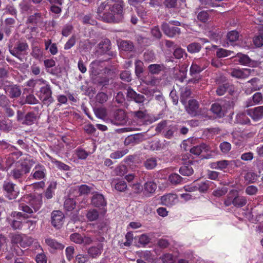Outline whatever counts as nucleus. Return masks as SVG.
Returning <instances> with one entry per match:
<instances>
[{
    "label": "nucleus",
    "instance_id": "obj_1",
    "mask_svg": "<svg viewBox=\"0 0 263 263\" xmlns=\"http://www.w3.org/2000/svg\"><path fill=\"white\" fill-rule=\"evenodd\" d=\"M123 9L122 0H107L99 6L97 16L105 22H119L123 18Z\"/></svg>",
    "mask_w": 263,
    "mask_h": 263
},
{
    "label": "nucleus",
    "instance_id": "obj_2",
    "mask_svg": "<svg viewBox=\"0 0 263 263\" xmlns=\"http://www.w3.org/2000/svg\"><path fill=\"white\" fill-rule=\"evenodd\" d=\"M33 164V162L30 159H21L16 163L15 167L11 170L10 176L15 180L21 179L25 174L30 172Z\"/></svg>",
    "mask_w": 263,
    "mask_h": 263
},
{
    "label": "nucleus",
    "instance_id": "obj_3",
    "mask_svg": "<svg viewBox=\"0 0 263 263\" xmlns=\"http://www.w3.org/2000/svg\"><path fill=\"white\" fill-rule=\"evenodd\" d=\"M177 245L165 239V263H176L178 255Z\"/></svg>",
    "mask_w": 263,
    "mask_h": 263
},
{
    "label": "nucleus",
    "instance_id": "obj_4",
    "mask_svg": "<svg viewBox=\"0 0 263 263\" xmlns=\"http://www.w3.org/2000/svg\"><path fill=\"white\" fill-rule=\"evenodd\" d=\"M167 48L168 51L173 53V55L176 59H184L186 57L187 54L185 51L180 48L177 47L176 45L171 41L165 40V48ZM165 54H169L165 49Z\"/></svg>",
    "mask_w": 263,
    "mask_h": 263
},
{
    "label": "nucleus",
    "instance_id": "obj_5",
    "mask_svg": "<svg viewBox=\"0 0 263 263\" xmlns=\"http://www.w3.org/2000/svg\"><path fill=\"white\" fill-rule=\"evenodd\" d=\"M190 143V141L189 140L184 141L182 144V147H183L185 151L189 150L191 153L194 155L200 156V157L202 158H208V157H205L203 154V153H206L208 149L206 144L203 143L190 148L187 146L188 144Z\"/></svg>",
    "mask_w": 263,
    "mask_h": 263
},
{
    "label": "nucleus",
    "instance_id": "obj_6",
    "mask_svg": "<svg viewBox=\"0 0 263 263\" xmlns=\"http://www.w3.org/2000/svg\"><path fill=\"white\" fill-rule=\"evenodd\" d=\"M12 215L14 219L12 220L11 226L14 229H21L23 224L28 225H34L35 224L32 221H23L25 220V217L22 215L21 212H14Z\"/></svg>",
    "mask_w": 263,
    "mask_h": 263
},
{
    "label": "nucleus",
    "instance_id": "obj_7",
    "mask_svg": "<svg viewBox=\"0 0 263 263\" xmlns=\"http://www.w3.org/2000/svg\"><path fill=\"white\" fill-rule=\"evenodd\" d=\"M52 92L49 85H46L42 87L40 91L37 93L39 99L44 104L49 105L53 102L51 96Z\"/></svg>",
    "mask_w": 263,
    "mask_h": 263
},
{
    "label": "nucleus",
    "instance_id": "obj_8",
    "mask_svg": "<svg viewBox=\"0 0 263 263\" xmlns=\"http://www.w3.org/2000/svg\"><path fill=\"white\" fill-rule=\"evenodd\" d=\"M228 107H231L230 102L222 101L220 104L216 103L212 104L211 109L214 114L220 118L224 115L228 109Z\"/></svg>",
    "mask_w": 263,
    "mask_h": 263
},
{
    "label": "nucleus",
    "instance_id": "obj_9",
    "mask_svg": "<svg viewBox=\"0 0 263 263\" xmlns=\"http://www.w3.org/2000/svg\"><path fill=\"white\" fill-rule=\"evenodd\" d=\"M209 64V63L206 59H202L192 63L190 69V74L192 76H194L199 73L208 67Z\"/></svg>",
    "mask_w": 263,
    "mask_h": 263
},
{
    "label": "nucleus",
    "instance_id": "obj_10",
    "mask_svg": "<svg viewBox=\"0 0 263 263\" xmlns=\"http://www.w3.org/2000/svg\"><path fill=\"white\" fill-rule=\"evenodd\" d=\"M15 185L10 182L5 181L3 184V189L6 192V196L9 199H15L20 193L19 190L15 188Z\"/></svg>",
    "mask_w": 263,
    "mask_h": 263
},
{
    "label": "nucleus",
    "instance_id": "obj_11",
    "mask_svg": "<svg viewBox=\"0 0 263 263\" xmlns=\"http://www.w3.org/2000/svg\"><path fill=\"white\" fill-rule=\"evenodd\" d=\"M64 221V215L60 211H54L51 213V223L57 229L60 228Z\"/></svg>",
    "mask_w": 263,
    "mask_h": 263
},
{
    "label": "nucleus",
    "instance_id": "obj_12",
    "mask_svg": "<svg viewBox=\"0 0 263 263\" xmlns=\"http://www.w3.org/2000/svg\"><path fill=\"white\" fill-rule=\"evenodd\" d=\"M28 48V46L27 44L24 43H19L17 46L13 48H12V46H9L10 53L19 59H20V55L22 52L27 50Z\"/></svg>",
    "mask_w": 263,
    "mask_h": 263
},
{
    "label": "nucleus",
    "instance_id": "obj_13",
    "mask_svg": "<svg viewBox=\"0 0 263 263\" xmlns=\"http://www.w3.org/2000/svg\"><path fill=\"white\" fill-rule=\"evenodd\" d=\"M247 114L254 121H258L263 118V106L249 109L246 111Z\"/></svg>",
    "mask_w": 263,
    "mask_h": 263
},
{
    "label": "nucleus",
    "instance_id": "obj_14",
    "mask_svg": "<svg viewBox=\"0 0 263 263\" xmlns=\"http://www.w3.org/2000/svg\"><path fill=\"white\" fill-rule=\"evenodd\" d=\"M184 105L185 109L189 114L192 116H196L198 115L199 112V104L196 100H190L188 104H186Z\"/></svg>",
    "mask_w": 263,
    "mask_h": 263
},
{
    "label": "nucleus",
    "instance_id": "obj_15",
    "mask_svg": "<svg viewBox=\"0 0 263 263\" xmlns=\"http://www.w3.org/2000/svg\"><path fill=\"white\" fill-rule=\"evenodd\" d=\"M252 70L248 68L234 69L231 72L233 77L238 79H246L251 74Z\"/></svg>",
    "mask_w": 263,
    "mask_h": 263
},
{
    "label": "nucleus",
    "instance_id": "obj_16",
    "mask_svg": "<svg viewBox=\"0 0 263 263\" xmlns=\"http://www.w3.org/2000/svg\"><path fill=\"white\" fill-rule=\"evenodd\" d=\"M6 93L11 98H17L21 94L20 87L16 85H8L5 87Z\"/></svg>",
    "mask_w": 263,
    "mask_h": 263
},
{
    "label": "nucleus",
    "instance_id": "obj_17",
    "mask_svg": "<svg viewBox=\"0 0 263 263\" xmlns=\"http://www.w3.org/2000/svg\"><path fill=\"white\" fill-rule=\"evenodd\" d=\"M46 171L45 167L42 165H35L31 175L35 179H43L46 176Z\"/></svg>",
    "mask_w": 263,
    "mask_h": 263
},
{
    "label": "nucleus",
    "instance_id": "obj_18",
    "mask_svg": "<svg viewBox=\"0 0 263 263\" xmlns=\"http://www.w3.org/2000/svg\"><path fill=\"white\" fill-rule=\"evenodd\" d=\"M103 250V245L101 243H99L96 246L90 247L87 251L88 255L92 258L99 257Z\"/></svg>",
    "mask_w": 263,
    "mask_h": 263
},
{
    "label": "nucleus",
    "instance_id": "obj_19",
    "mask_svg": "<svg viewBox=\"0 0 263 263\" xmlns=\"http://www.w3.org/2000/svg\"><path fill=\"white\" fill-rule=\"evenodd\" d=\"M91 203L92 205L96 207L105 206L106 205V202L103 196L100 194H96L93 196Z\"/></svg>",
    "mask_w": 263,
    "mask_h": 263
},
{
    "label": "nucleus",
    "instance_id": "obj_20",
    "mask_svg": "<svg viewBox=\"0 0 263 263\" xmlns=\"http://www.w3.org/2000/svg\"><path fill=\"white\" fill-rule=\"evenodd\" d=\"M127 95L128 98L134 100L137 103H142L144 100V97L143 95L137 93L130 88L127 89Z\"/></svg>",
    "mask_w": 263,
    "mask_h": 263
},
{
    "label": "nucleus",
    "instance_id": "obj_21",
    "mask_svg": "<svg viewBox=\"0 0 263 263\" xmlns=\"http://www.w3.org/2000/svg\"><path fill=\"white\" fill-rule=\"evenodd\" d=\"M45 243L48 246L53 249L62 250L64 248V246L62 243L58 242L55 239L51 238H46L45 239Z\"/></svg>",
    "mask_w": 263,
    "mask_h": 263
},
{
    "label": "nucleus",
    "instance_id": "obj_22",
    "mask_svg": "<svg viewBox=\"0 0 263 263\" xmlns=\"http://www.w3.org/2000/svg\"><path fill=\"white\" fill-rule=\"evenodd\" d=\"M247 203V199L246 197L238 196V193L234 196L233 198V205L241 208L245 206Z\"/></svg>",
    "mask_w": 263,
    "mask_h": 263
},
{
    "label": "nucleus",
    "instance_id": "obj_23",
    "mask_svg": "<svg viewBox=\"0 0 263 263\" xmlns=\"http://www.w3.org/2000/svg\"><path fill=\"white\" fill-rule=\"evenodd\" d=\"M178 202L176 194L170 193L165 195V206H172Z\"/></svg>",
    "mask_w": 263,
    "mask_h": 263
},
{
    "label": "nucleus",
    "instance_id": "obj_24",
    "mask_svg": "<svg viewBox=\"0 0 263 263\" xmlns=\"http://www.w3.org/2000/svg\"><path fill=\"white\" fill-rule=\"evenodd\" d=\"M253 43L257 47H261L263 45V27H261L254 38Z\"/></svg>",
    "mask_w": 263,
    "mask_h": 263
},
{
    "label": "nucleus",
    "instance_id": "obj_25",
    "mask_svg": "<svg viewBox=\"0 0 263 263\" xmlns=\"http://www.w3.org/2000/svg\"><path fill=\"white\" fill-rule=\"evenodd\" d=\"M191 95V91L190 88L185 87L182 88L180 92V101L183 104L187 103V100Z\"/></svg>",
    "mask_w": 263,
    "mask_h": 263
},
{
    "label": "nucleus",
    "instance_id": "obj_26",
    "mask_svg": "<svg viewBox=\"0 0 263 263\" xmlns=\"http://www.w3.org/2000/svg\"><path fill=\"white\" fill-rule=\"evenodd\" d=\"M12 123L8 119L4 118L0 121V130L9 132L11 130Z\"/></svg>",
    "mask_w": 263,
    "mask_h": 263
},
{
    "label": "nucleus",
    "instance_id": "obj_27",
    "mask_svg": "<svg viewBox=\"0 0 263 263\" xmlns=\"http://www.w3.org/2000/svg\"><path fill=\"white\" fill-rule=\"evenodd\" d=\"M236 58L239 63L242 65H251L252 64V60L247 55L238 53Z\"/></svg>",
    "mask_w": 263,
    "mask_h": 263
},
{
    "label": "nucleus",
    "instance_id": "obj_28",
    "mask_svg": "<svg viewBox=\"0 0 263 263\" xmlns=\"http://www.w3.org/2000/svg\"><path fill=\"white\" fill-rule=\"evenodd\" d=\"M214 13V11L213 10H210L207 11H201L198 14L197 17L200 21L205 22Z\"/></svg>",
    "mask_w": 263,
    "mask_h": 263
},
{
    "label": "nucleus",
    "instance_id": "obj_29",
    "mask_svg": "<svg viewBox=\"0 0 263 263\" xmlns=\"http://www.w3.org/2000/svg\"><path fill=\"white\" fill-rule=\"evenodd\" d=\"M180 33V29L176 26H170L165 25V35L173 37Z\"/></svg>",
    "mask_w": 263,
    "mask_h": 263
},
{
    "label": "nucleus",
    "instance_id": "obj_30",
    "mask_svg": "<svg viewBox=\"0 0 263 263\" xmlns=\"http://www.w3.org/2000/svg\"><path fill=\"white\" fill-rule=\"evenodd\" d=\"M30 204L34 212L37 211L42 204V199L40 197H36L30 200Z\"/></svg>",
    "mask_w": 263,
    "mask_h": 263
},
{
    "label": "nucleus",
    "instance_id": "obj_31",
    "mask_svg": "<svg viewBox=\"0 0 263 263\" xmlns=\"http://www.w3.org/2000/svg\"><path fill=\"white\" fill-rule=\"evenodd\" d=\"M119 48L124 51H132L134 48L133 43L129 41H122L119 45Z\"/></svg>",
    "mask_w": 263,
    "mask_h": 263
},
{
    "label": "nucleus",
    "instance_id": "obj_32",
    "mask_svg": "<svg viewBox=\"0 0 263 263\" xmlns=\"http://www.w3.org/2000/svg\"><path fill=\"white\" fill-rule=\"evenodd\" d=\"M179 172L182 175L189 176L193 174L194 171L192 167L187 164L182 166L179 169Z\"/></svg>",
    "mask_w": 263,
    "mask_h": 263
},
{
    "label": "nucleus",
    "instance_id": "obj_33",
    "mask_svg": "<svg viewBox=\"0 0 263 263\" xmlns=\"http://www.w3.org/2000/svg\"><path fill=\"white\" fill-rule=\"evenodd\" d=\"M258 177L259 176L256 173L252 172H249L245 175V179L248 183H252L255 182L257 180Z\"/></svg>",
    "mask_w": 263,
    "mask_h": 263
},
{
    "label": "nucleus",
    "instance_id": "obj_34",
    "mask_svg": "<svg viewBox=\"0 0 263 263\" xmlns=\"http://www.w3.org/2000/svg\"><path fill=\"white\" fill-rule=\"evenodd\" d=\"M34 241V240L32 238L23 235L20 246L23 248L29 247L33 243Z\"/></svg>",
    "mask_w": 263,
    "mask_h": 263
},
{
    "label": "nucleus",
    "instance_id": "obj_35",
    "mask_svg": "<svg viewBox=\"0 0 263 263\" xmlns=\"http://www.w3.org/2000/svg\"><path fill=\"white\" fill-rule=\"evenodd\" d=\"M233 53V52L223 48H219L216 51V56L218 58H225Z\"/></svg>",
    "mask_w": 263,
    "mask_h": 263
},
{
    "label": "nucleus",
    "instance_id": "obj_36",
    "mask_svg": "<svg viewBox=\"0 0 263 263\" xmlns=\"http://www.w3.org/2000/svg\"><path fill=\"white\" fill-rule=\"evenodd\" d=\"M218 170H222L226 168L229 165L235 164V161L220 160L217 161Z\"/></svg>",
    "mask_w": 263,
    "mask_h": 263
},
{
    "label": "nucleus",
    "instance_id": "obj_37",
    "mask_svg": "<svg viewBox=\"0 0 263 263\" xmlns=\"http://www.w3.org/2000/svg\"><path fill=\"white\" fill-rule=\"evenodd\" d=\"M144 164L146 169L152 170L156 166L157 160L154 158H149L146 160Z\"/></svg>",
    "mask_w": 263,
    "mask_h": 263
},
{
    "label": "nucleus",
    "instance_id": "obj_38",
    "mask_svg": "<svg viewBox=\"0 0 263 263\" xmlns=\"http://www.w3.org/2000/svg\"><path fill=\"white\" fill-rule=\"evenodd\" d=\"M201 48V45L198 43H191L187 47L188 51L192 53L199 52Z\"/></svg>",
    "mask_w": 263,
    "mask_h": 263
},
{
    "label": "nucleus",
    "instance_id": "obj_39",
    "mask_svg": "<svg viewBox=\"0 0 263 263\" xmlns=\"http://www.w3.org/2000/svg\"><path fill=\"white\" fill-rule=\"evenodd\" d=\"M56 184L55 182H51L47 189L45 194V196L47 199H49L52 197L54 190L56 187Z\"/></svg>",
    "mask_w": 263,
    "mask_h": 263
},
{
    "label": "nucleus",
    "instance_id": "obj_40",
    "mask_svg": "<svg viewBox=\"0 0 263 263\" xmlns=\"http://www.w3.org/2000/svg\"><path fill=\"white\" fill-rule=\"evenodd\" d=\"M237 191L236 190H232L229 193L227 199L224 201V204L228 206L231 204L233 205V198L235 195H237Z\"/></svg>",
    "mask_w": 263,
    "mask_h": 263
},
{
    "label": "nucleus",
    "instance_id": "obj_41",
    "mask_svg": "<svg viewBox=\"0 0 263 263\" xmlns=\"http://www.w3.org/2000/svg\"><path fill=\"white\" fill-rule=\"evenodd\" d=\"M128 153L127 149L117 151L110 155V157L114 159H117L122 158Z\"/></svg>",
    "mask_w": 263,
    "mask_h": 263
},
{
    "label": "nucleus",
    "instance_id": "obj_42",
    "mask_svg": "<svg viewBox=\"0 0 263 263\" xmlns=\"http://www.w3.org/2000/svg\"><path fill=\"white\" fill-rule=\"evenodd\" d=\"M211 183H212V182L208 180L201 182L198 184L197 186V190H199L200 192L204 193L207 191Z\"/></svg>",
    "mask_w": 263,
    "mask_h": 263
},
{
    "label": "nucleus",
    "instance_id": "obj_43",
    "mask_svg": "<svg viewBox=\"0 0 263 263\" xmlns=\"http://www.w3.org/2000/svg\"><path fill=\"white\" fill-rule=\"evenodd\" d=\"M76 202L71 198L67 199L64 202V208L66 210L70 211L74 209Z\"/></svg>",
    "mask_w": 263,
    "mask_h": 263
},
{
    "label": "nucleus",
    "instance_id": "obj_44",
    "mask_svg": "<svg viewBox=\"0 0 263 263\" xmlns=\"http://www.w3.org/2000/svg\"><path fill=\"white\" fill-rule=\"evenodd\" d=\"M239 33L236 30H233L227 34V39L230 42H234L238 40Z\"/></svg>",
    "mask_w": 263,
    "mask_h": 263
},
{
    "label": "nucleus",
    "instance_id": "obj_45",
    "mask_svg": "<svg viewBox=\"0 0 263 263\" xmlns=\"http://www.w3.org/2000/svg\"><path fill=\"white\" fill-rule=\"evenodd\" d=\"M127 167L124 165H121L115 169V173L117 176H122L127 173Z\"/></svg>",
    "mask_w": 263,
    "mask_h": 263
},
{
    "label": "nucleus",
    "instance_id": "obj_46",
    "mask_svg": "<svg viewBox=\"0 0 263 263\" xmlns=\"http://www.w3.org/2000/svg\"><path fill=\"white\" fill-rule=\"evenodd\" d=\"M182 180V178L177 174H173L169 176V180L172 184L180 183Z\"/></svg>",
    "mask_w": 263,
    "mask_h": 263
},
{
    "label": "nucleus",
    "instance_id": "obj_47",
    "mask_svg": "<svg viewBox=\"0 0 263 263\" xmlns=\"http://www.w3.org/2000/svg\"><path fill=\"white\" fill-rule=\"evenodd\" d=\"M143 72V63L139 60L135 62V73L138 77H140Z\"/></svg>",
    "mask_w": 263,
    "mask_h": 263
},
{
    "label": "nucleus",
    "instance_id": "obj_48",
    "mask_svg": "<svg viewBox=\"0 0 263 263\" xmlns=\"http://www.w3.org/2000/svg\"><path fill=\"white\" fill-rule=\"evenodd\" d=\"M98 216V212L96 210H90L87 214V218L90 221L97 220Z\"/></svg>",
    "mask_w": 263,
    "mask_h": 263
},
{
    "label": "nucleus",
    "instance_id": "obj_49",
    "mask_svg": "<svg viewBox=\"0 0 263 263\" xmlns=\"http://www.w3.org/2000/svg\"><path fill=\"white\" fill-rule=\"evenodd\" d=\"M127 188V184L124 181L119 180L115 184V189L119 192H124Z\"/></svg>",
    "mask_w": 263,
    "mask_h": 263
},
{
    "label": "nucleus",
    "instance_id": "obj_50",
    "mask_svg": "<svg viewBox=\"0 0 263 263\" xmlns=\"http://www.w3.org/2000/svg\"><path fill=\"white\" fill-rule=\"evenodd\" d=\"M70 237L71 240L76 243L82 244L83 242V236L79 233L72 234Z\"/></svg>",
    "mask_w": 263,
    "mask_h": 263
},
{
    "label": "nucleus",
    "instance_id": "obj_51",
    "mask_svg": "<svg viewBox=\"0 0 263 263\" xmlns=\"http://www.w3.org/2000/svg\"><path fill=\"white\" fill-rule=\"evenodd\" d=\"M258 189L255 185H249L246 188V193L250 196H253L256 195L258 192Z\"/></svg>",
    "mask_w": 263,
    "mask_h": 263
},
{
    "label": "nucleus",
    "instance_id": "obj_52",
    "mask_svg": "<svg viewBox=\"0 0 263 263\" xmlns=\"http://www.w3.org/2000/svg\"><path fill=\"white\" fill-rule=\"evenodd\" d=\"M148 148L152 151H158L161 148V144L159 141L154 140L151 142L147 145Z\"/></svg>",
    "mask_w": 263,
    "mask_h": 263
},
{
    "label": "nucleus",
    "instance_id": "obj_53",
    "mask_svg": "<svg viewBox=\"0 0 263 263\" xmlns=\"http://www.w3.org/2000/svg\"><path fill=\"white\" fill-rule=\"evenodd\" d=\"M144 189L148 193H153L156 189V184L153 182H147L145 184Z\"/></svg>",
    "mask_w": 263,
    "mask_h": 263
},
{
    "label": "nucleus",
    "instance_id": "obj_54",
    "mask_svg": "<svg viewBox=\"0 0 263 263\" xmlns=\"http://www.w3.org/2000/svg\"><path fill=\"white\" fill-rule=\"evenodd\" d=\"M162 68V66L159 64H151L148 66L149 71L153 74L159 73Z\"/></svg>",
    "mask_w": 263,
    "mask_h": 263
},
{
    "label": "nucleus",
    "instance_id": "obj_55",
    "mask_svg": "<svg viewBox=\"0 0 263 263\" xmlns=\"http://www.w3.org/2000/svg\"><path fill=\"white\" fill-rule=\"evenodd\" d=\"M37 253V254L35 257L36 263H47V257L44 252Z\"/></svg>",
    "mask_w": 263,
    "mask_h": 263
},
{
    "label": "nucleus",
    "instance_id": "obj_56",
    "mask_svg": "<svg viewBox=\"0 0 263 263\" xmlns=\"http://www.w3.org/2000/svg\"><path fill=\"white\" fill-rule=\"evenodd\" d=\"M228 87L229 84L227 83H225L222 85H219L216 90V93L218 96L223 95L226 92Z\"/></svg>",
    "mask_w": 263,
    "mask_h": 263
},
{
    "label": "nucleus",
    "instance_id": "obj_57",
    "mask_svg": "<svg viewBox=\"0 0 263 263\" xmlns=\"http://www.w3.org/2000/svg\"><path fill=\"white\" fill-rule=\"evenodd\" d=\"M221 151L224 154L228 153L231 149V145L229 142H223L220 144Z\"/></svg>",
    "mask_w": 263,
    "mask_h": 263
},
{
    "label": "nucleus",
    "instance_id": "obj_58",
    "mask_svg": "<svg viewBox=\"0 0 263 263\" xmlns=\"http://www.w3.org/2000/svg\"><path fill=\"white\" fill-rule=\"evenodd\" d=\"M89 257L86 255L78 254L75 258V263H85L88 261Z\"/></svg>",
    "mask_w": 263,
    "mask_h": 263
},
{
    "label": "nucleus",
    "instance_id": "obj_59",
    "mask_svg": "<svg viewBox=\"0 0 263 263\" xmlns=\"http://www.w3.org/2000/svg\"><path fill=\"white\" fill-rule=\"evenodd\" d=\"M82 22L85 24H90L95 25L97 23L96 21L92 18V16L90 15H86L82 18Z\"/></svg>",
    "mask_w": 263,
    "mask_h": 263
},
{
    "label": "nucleus",
    "instance_id": "obj_60",
    "mask_svg": "<svg viewBox=\"0 0 263 263\" xmlns=\"http://www.w3.org/2000/svg\"><path fill=\"white\" fill-rule=\"evenodd\" d=\"M23 235L20 234H14L11 236V242L12 243L19 245L20 246Z\"/></svg>",
    "mask_w": 263,
    "mask_h": 263
},
{
    "label": "nucleus",
    "instance_id": "obj_61",
    "mask_svg": "<svg viewBox=\"0 0 263 263\" xmlns=\"http://www.w3.org/2000/svg\"><path fill=\"white\" fill-rule=\"evenodd\" d=\"M78 189L80 195L87 194L90 193L91 191V187L85 184L78 186Z\"/></svg>",
    "mask_w": 263,
    "mask_h": 263
},
{
    "label": "nucleus",
    "instance_id": "obj_62",
    "mask_svg": "<svg viewBox=\"0 0 263 263\" xmlns=\"http://www.w3.org/2000/svg\"><path fill=\"white\" fill-rule=\"evenodd\" d=\"M5 13L9 14L12 15H16L17 13L16 9L14 7L12 4H9L7 5L5 9Z\"/></svg>",
    "mask_w": 263,
    "mask_h": 263
},
{
    "label": "nucleus",
    "instance_id": "obj_63",
    "mask_svg": "<svg viewBox=\"0 0 263 263\" xmlns=\"http://www.w3.org/2000/svg\"><path fill=\"white\" fill-rule=\"evenodd\" d=\"M110 42L108 40L104 41L99 44V47L102 49L101 52L104 53L106 52L109 49Z\"/></svg>",
    "mask_w": 263,
    "mask_h": 263
},
{
    "label": "nucleus",
    "instance_id": "obj_64",
    "mask_svg": "<svg viewBox=\"0 0 263 263\" xmlns=\"http://www.w3.org/2000/svg\"><path fill=\"white\" fill-rule=\"evenodd\" d=\"M255 22L256 24L260 23L263 25V11H259L255 14Z\"/></svg>",
    "mask_w": 263,
    "mask_h": 263
}]
</instances>
